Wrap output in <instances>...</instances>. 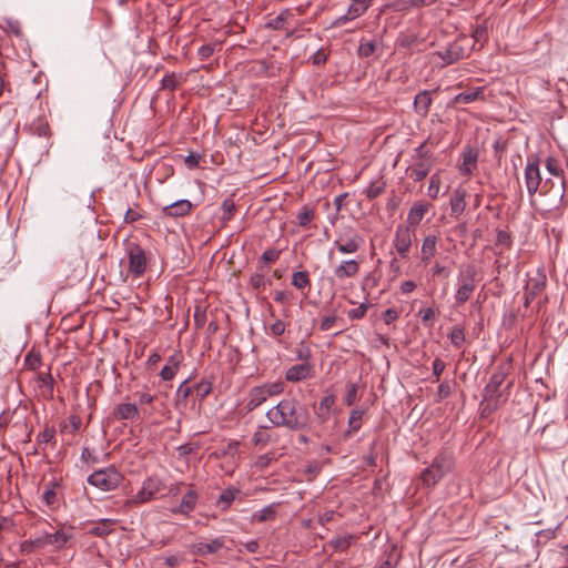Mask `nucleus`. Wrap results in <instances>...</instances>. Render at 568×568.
<instances>
[{
    "instance_id": "obj_1",
    "label": "nucleus",
    "mask_w": 568,
    "mask_h": 568,
    "mask_svg": "<svg viewBox=\"0 0 568 568\" xmlns=\"http://www.w3.org/2000/svg\"><path fill=\"white\" fill-rule=\"evenodd\" d=\"M267 419L277 427L302 430L308 427L310 414L306 406L295 398H284L266 413Z\"/></svg>"
},
{
    "instance_id": "obj_2",
    "label": "nucleus",
    "mask_w": 568,
    "mask_h": 568,
    "mask_svg": "<svg viewBox=\"0 0 568 568\" xmlns=\"http://www.w3.org/2000/svg\"><path fill=\"white\" fill-rule=\"evenodd\" d=\"M476 275L477 271L475 265H467L459 270L456 280V293L454 296L456 307L464 305L473 295L476 288Z\"/></svg>"
},
{
    "instance_id": "obj_3",
    "label": "nucleus",
    "mask_w": 568,
    "mask_h": 568,
    "mask_svg": "<svg viewBox=\"0 0 568 568\" xmlns=\"http://www.w3.org/2000/svg\"><path fill=\"white\" fill-rule=\"evenodd\" d=\"M454 466L450 455L440 453L433 459L429 467L422 473V480L427 486H435Z\"/></svg>"
},
{
    "instance_id": "obj_4",
    "label": "nucleus",
    "mask_w": 568,
    "mask_h": 568,
    "mask_svg": "<svg viewBox=\"0 0 568 568\" xmlns=\"http://www.w3.org/2000/svg\"><path fill=\"white\" fill-rule=\"evenodd\" d=\"M123 480L121 473L113 466L99 469L89 475L87 481L89 485L99 488L102 491L116 489Z\"/></svg>"
},
{
    "instance_id": "obj_5",
    "label": "nucleus",
    "mask_w": 568,
    "mask_h": 568,
    "mask_svg": "<svg viewBox=\"0 0 568 568\" xmlns=\"http://www.w3.org/2000/svg\"><path fill=\"white\" fill-rule=\"evenodd\" d=\"M364 243L363 236L352 226H345L338 230L333 246L341 254L356 253Z\"/></svg>"
},
{
    "instance_id": "obj_6",
    "label": "nucleus",
    "mask_w": 568,
    "mask_h": 568,
    "mask_svg": "<svg viewBox=\"0 0 568 568\" xmlns=\"http://www.w3.org/2000/svg\"><path fill=\"white\" fill-rule=\"evenodd\" d=\"M524 178L527 193L529 197L532 199L538 193L542 182L539 168V158L537 155L528 156L524 172Z\"/></svg>"
},
{
    "instance_id": "obj_7",
    "label": "nucleus",
    "mask_w": 568,
    "mask_h": 568,
    "mask_svg": "<svg viewBox=\"0 0 568 568\" xmlns=\"http://www.w3.org/2000/svg\"><path fill=\"white\" fill-rule=\"evenodd\" d=\"M163 483L156 476H150L143 480L140 490L128 500L130 505L145 504L154 498V496L162 489Z\"/></svg>"
},
{
    "instance_id": "obj_8",
    "label": "nucleus",
    "mask_w": 568,
    "mask_h": 568,
    "mask_svg": "<svg viewBox=\"0 0 568 568\" xmlns=\"http://www.w3.org/2000/svg\"><path fill=\"white\" fill-rule=\"evenodd\" d=\"M73 535L64 529L55 530L54 532L44 531L32 540V544L42 548L45 546H52L55 550L62 549L71 539Z\"/></svg>"
},
{
    "instance_id": "obj_9",
    "label": "nucleus",
    "mask_w": 568,
    "mask_h": 568,
    "mask_svg": "<svg viewBox=\"0 0 568 568\" xmlns=\"http://www.w3.org/2000/svg\"><path fill=\"white\" fill-rule=\"evenodd\" d=\"M416 231L413 227L397 225L393 240L394 247L402 258H407L409 255L410 246L415 237Z\"/></svg>"
},
{
    "instance_id": "obj_10",
    "label": "nucleus",
    "mask_w": 568,
    "mask_h": 568,
    "mask_svg": "<svg viewBox=\"0 0 568 568\" xmlns=\"http://www.w3.org/2000/svg\"><path fill=\"white\" fill-rule=\"evenodd\" d=\"M507 376V371L505 367L499 366L490 376L488 384L485 386L483 392V397L485 399H499L503 397V390L500 387L503 386Z\"/></svg>"
},
{
    "instance_id": "obj_11",
    "label": "nucleus",
    "mask_w": 568,
    "mask_h": 568,
    "mask_svg": "<svg viewBox=\"0 0 568 568\" xmlns=\"http://www.w3.org/2000/svg\"><path fill=\"white\" fill-rule=\"evenodd\" d=\"M128 257L129 272L134 277H140L146 268V256L144 250L138 244H132L128 250Z\"/></svg>"
},
{
    "instance_id": "obj_12",
    "label": "nucleus",
    "mask_w": 568,
    "mask_h": 568,
    "mask_svg": "<svg viewBox=\"0 0 568 568\" xmlns=\"http://www.w3.org/2000/svg\"><path fill=\"white\" fill-rule=\"evenodd\" d=\"M545 168L550 175L560 179V183L557 186L554 195H555L556 202L564 203L565 189H566V179H565L564 169L561 168L560 163L555 158H551V156H548L546 159Z\"/></svg>"
},
{
    "instance_id": "obj_13",
    "label": "nucleus",
    "mask_w": 568,
    "mask_h": 568,
    "mask_svg": "<svg viewBox=\"0 0 568 568\" xmlns=\"http://www.w3.org/2000/svg\"><path fill=\"white\" fill-rule=\"evenodd\" d=\"M430 207L432 205L429 203L423 201L414 202L408 211L405 226L413 227V230L416 231V227L420 224Z\"/></svg>"
},
{
    "instance_id": "obj_14",
    "label": "nucleus",
    "mask_w": 568,
    "mask_h": 568,
    "mask_svg": "<svg viewBox=\"0 0 568 568\" xmlns=\"http://www.w3.org/2000/svg\"><path fill=\"white\" fill-rule=\"evenodd\" d=\"M433 165L434 160L412 161V164L406 169V174L413 181L420 182L429 174Z\"/></svg>"
},
{
    "instance_id": "obj_15",
    "label": "nucleus",
    "mask_w": 568,
    "mask_h": 568,
    "mask_svg": "<svg viewBox=\"0 0 568 568\" xmlns=\"http://www.w3.org/2000/svg\"><path fill=\"white\" fill-rule=\"evenodd\" d=\"M225 544L224 537H216L209 542L200 541L191 546V551L197 556H206L219 552Z\"/></svg>"
},
{
    "instance_id": "obj_16",
    "label": "nucleus",
    "mask_w": 568,
    "mask_h": 568,
    "mask_svg": "<svg viewBox=\"0 0 568 568\" xmlns=\"http://www.w3.org/2000/svg\"><path fill=\"white\" fill-rule=\"evenodd\" d=\"M313 365L311 363L296 364L287 368L285 379L287 382L297 383L312 377Z\"/></svg>"
},
{
    "instance_id": "obj_17",
    "label": "nucleus",
    "mask_w": 568,
    "mask_h": 568,
    "mask_svg": "<svg viewBox=\"0 0 568 568\" xmlns=\"http://www.w3.org/2000/svg\"><path fill=\"white\" fill-rule=\"evenodd\" d=\"M193 205L189 200H178L162 209V215L168 217H183L190 214Z\"/></svg>"
},
{
    "instance_id": "obj_18",
    "label": "nucleus",
    "mask_w": 568,
    "mask_h": 568,
    "mask_svg": "<svg viewBox=\"0 0 568 568\" xmlns=\"http://www.w3.org/2000/svg\"><path fill=\"white\" fill-rule=\"evenodd\" d=\"M359 272V262L357 260H344L333 271L334 276L343 281L345 278L354 277Z\"/></svg>"
},
{
    "instance_id": "obj_19",
    "label": "nucleus",
    "mask_w": 568,
    "mask_h": 568,
    "mask_svg": "<svg viewBox=\"0 0 568 568\" xmlns=\"http://www.w3.org/2000/svg\"><path fill=\"white\" fill-rule=\"evenodd\" d=\"M445 65L453 64L464 58V49L458 43H450L444 50L435 52Z\"/></svg>"
},
{
    "instance_id": "obj_20",
    "label": "nucleus",
    "mask_w": 568,
    "mask_h": 568,
    "mask_svg": "<svg viewBox=\"0 0 568 568\" xmlns=\"http://www.w3.org/2000/svg\"><path fill=\"white\" fill-rule=\"evenodd\" d=\"M334 405V395H327L321 399L317 406H314V414L320 424H325L328 420Z\"/></svg>"
},
{
    "instance_id": "obj_21",
    "label": "nucleus",
    "mask_w": 568,
    "mask_h": 568,
    "mask_svg": "<svg viewBox=\"0 0 568 568\" xmlns=\"http://www.w3.org/2000/svg\"><path fill=\"white\" fill-rule=\"evenodd\" d=\"M437 241L438 237L434 234H429L423 240L420 247V261L423 264H429L430 260L435 256L437 252Z\"/></svg>"
},
{
    "instance_id": "obj_22",
    "label": "nucleus",
    "mask_w": 568,
    "mask_h": 568,
    "mask_svg": "<svg viewBox=\"0 0 568 568\" xmlns=\"http://www.w3.org/2000/svg\"><path fill=\"white\" fill-rule=\"evenodd\" d=\"M118 524L116 519L102 518L92 524L88 532L98 537H105L114 531V525Z\"/></svg>"
},
{
    "instance_id": "obj_23",
    "label": "nucleus",
    "mask_w": 568,
    "mask_h": 568,
    "mask_svg": "<svg viewBox=\"0 0 568 568\" xmlns=\"http://www.w3.org/2000/svg\"><path fill=\"white\" fill-rule=\"evenodd\" d=\"M484 91H485V88H483V87L466 90V91L460 92L457 95H455L454 102L456 104H459V103L469 104L477 100H484Z\"/></svg>"
},
{
    "instance_id": "obj_24",
    "label": "nucleus",
    "mask_w": 568,
    "mask_h": 568,
    "mask_svg": "<svg viewBox=\"0 0 568 568\" xmlns=\"http://www.w3.org/2000/svg\"><path fill=\"white\" fill-rule=\"evenodd\" d=\"M268 398L270 397H268L265 388L263 387V385L256 386V387L252 388L248 394V400H247L246 407L248 410H253L256 407L261 406L263 403H265Z\"/></svg>"
},
{
    "instance_id": "obj_25",
    "label": "nucleus",
    "mask_w": 568,
    "mask_h": 568,
    "mask_svg": "<svg viewBox=\"0 0 568 568\" xmlns=\"http://www.w3.org/2000/svg\"><path fill=\"white\" fill-rule=\"evenodd\" d=\"M432 105V97L428 90L419 92L414 99V109L416 113L426 116Z\"/></svg>"
},
{
    "instance_id": "obj_26",
    "label": "nucleus",
    "mask_w": 568,
    "mask_h": 568,
    "mask_svg": "<svg viewBox=\"0 0 568 568\" xmlns=\"http://www.w3.org/2000/svg\"><path fill=\"white\" fill-rule=\"evenodd\" d=\"M114 416L116 419H136L139 417L138 406L132 403L119 404L114 408Z\"/></svg>"
},
{
    "instance_id": "obj_27",
    "label": "nucleus",
    "mask_w": 568,
    "mask_h": 568,
    "mask_svg": "<svg viewBox=\"0 0 568 568\" xmlns=\"http://www.w3.org/2000/svg\"><path fill=\"white\" fill-rule=\"evenodd\" d=\"M196 501H197V494L191 489L184 494L178 509L174 511L183 514V515H187L195 509Z\"/></svg>"
},
{
    "instance_id": "obj_28",
    "label": "nucleus",
    "mask_w": 568,
    "mask_h": 568,
    "mask_svg": "<svg viewBox=\"0 0 568 568\" xmlns=\"http://www.w3.org/2000/svg\"><path fill=\"white\" fill-rule=\"evenodd\" d=\"M546 286L545 276H539L536 278H529L525 286V292L529 294L530 297H537Z\"/></svg>"
},
{
    "instance_id": "obj_29",
    "label": "nucleus",
    "mask_w": 568,
    "mask_h": 568,
    "mask_svg": "<svg viewBox=\"0 0 568 568\" xmlns=\"http://www.w3.org/2000/svg\"><path fill=\"white\" fill-rule=\"evenodd\" d=\"M275 516H276V505L271 504V505L265 506L261 510L255 511L252 515V520H256L258 523H264V521L273 520L275 518Z\"/></svg>"
},
{
    "instance_id": "obj_30",
    "label": "nucleus",
    "mask_w": 568,
    "mask_h": 568,
    "mask_svg": "<svg viewBox=\"0 0 568 568\" xmlns=\"http://www.w3.org/2000/svg\"><path fill=\"white\" fill-rule=\"evenodd\" d=\"M556 189L557 187L555 186L554 181L551 179H546L544 183L541 182V185L538 191V193L540 195L550 197V200H551L550 205L552 207H558L559 205L562 204V203L556 202V200H555L554 194H555Z\"/></svg>"
},
{
    "instance_id": "obj_31",
    "label": "nucleus",
    "mask_w": 568,
    "mask_h": 568,
    "mask_svg": "<svg viewBox=\"0 0 568 568\" xmlns=\"http://www.w3.org/2000/svg\"><path fill=\"white\" fill-rule=\"evenodd\" d=\"M365 414L364 409L355 408L349 413L347 435L359 430L362 427V418Z\"/></svg>"
},
{
    "instance_id": "obj_32",
    "label": "nucleus",
    "mask_w": 568,
    "mask_h": 568,
    "mask_svg": "<svg viewBox=\"0 0 568 568\" xmlns=\"http://www.w3.org/2000/svg\"><path fill=\"white\" fill-rule=\"evenodd\" d=\"M291 17L292 13L290 10H284L278 16L270 19L266 23V27L271 30H282Z\"/></svg>"
},
{
    "instance_id": "obj_33",
    "label": "nucleus",
    "mask_w": 568,
    "mask_h": 568,
    "mask_svg": "<svg viewBox=\"0 0 568 568\" xmlns=\"http://www.w3.org/2000/svg\"><path fill=\"white\" fill-rule=\"evenodd\" d=\"M476 161H477L476 153H474L471 151L464 153L463 163L459 168L460 172L466 175L471 174L473 170L476 168Z\"/></svg>"
},
{
    "instance_id": "obj_34",
    "label": "nucleus",
    "mask_w": 568,
    "mask_h": 568,
    "mask_svg": "<svg viewBox=\"0 0 568 568\" xmlns=\"http://www.w3.org/2000/svg\"><path fill=\"white\" fill-rule=\"evenodd\" d=\"M30 132L38 136L48 138L50 135L49 123L45 120L39 118L31 123Z\"/></svg>"
},
{
    "instance_id": "obj_35",
    "label": "nucleus",
    "mask_w": 568,
    "mask_h": 568,
    "mask_svg": "<svg viewBox=\"0 0 568 568\" xmlns=\"http://www.w3.org/2000/svg\"><path fill=\"white\" fill-rule=\"evenodd\" d=\"M292 285L297 290H304L311 285L310 275L306 271H297L292 274Z\"/></svg>"
},
{
    "instance_id": "obj_36",
    "label": "nucleus",
    "mask_w": 568,
    "mask_h": 568,
    "mask_svg": "<svg viewBox=\"0 0 568 568\" xmlns=\"http://www.w3.org/2000/svg\"><path fill=\"white\" fill-rule=\"evenodd\" d=\"M240 494V489L237 488H227L222 491L219 497L217 504L223 505L222 510H226L231 504L234 501L236 495Z\"/></svg>"
},
{
    "instance_id": "obj_37",
    "label": "nucleus",
    "mask_w": 568,
    "mask_h": 568,
    "mask_svg": "<svg viewBox=\"0 0 568 568\" xmlns=\"http://www.w3.org/2000/svg\"><path fill=\"white\" fill-rule=\"evenodd\" d=\"M39 383L40 387H44L45 392L43 393L49 398L53 397V386H54V379L50 372L48 373H41L39 375Z\"/></svg>"
},
{
    "instance_id": "obj_38",
    "label": "nucleus",
    "mask_w": 568,
    "mask_h": 568,
    "mask_svg": "<svg viewBox=\"0 0 568 568\" xmlns=\"http://www.w3.org/2000/svg\"><path fill=\"white\" fill-rule=\"evenodd\" d=\"M314 216V209L308 205H304L297 214V223L300 226L305 227L313 221Z\"/></svg>"
},
{
    "instance_id": "obj_39",
    "label": "nucleus",
    "mask_w": 568,
    "mask_h": 568,
    "mask_svg": "<svg viewBox=\"0 0 568 568\" xmlns=\"http://www.w3.org/2000/svg\"><path fill=\"white\" fill-rule=\"evenodd\" d=\"M353 539L352 535L339 536L333 538L329 544L335 550L344 551L352 545Z\"/></svg>"
},
{
    "instance_id": "obj_40",
    "label": "nucleus",
    "mask_w": 568,
    "mask_h": 568,
    "mask_svg": "<svg viewBox=\"0 0 568 568\" xmlns=\"http://www.w3.org/2000/svg\"><path fill=\"white\" fill-rule=\"evenodd\" d=\"M434 160L432 152L426 148V143L419 144L414 149L412 161Z\"/></svg>"
},
{
    "instance_id": "obj_41",
    "label": "nucleus",
    "mask_w": 568,
    "mask_h": 568,
    "mask_svg": "<svg viewBox=\"0 0 568 568\" xmlns=\"http://www.w3.org/2000/svg\"><path fill=\"white\" fill-rule=\"evenodd\" d=\"M449 339L455 347H462L463 344L465 343L464 328L460 326H454L449 334Z\"/></svg>"
},
{
    "instance_id": "obj_42",
    "label": "nucleus",
    "mask_w": 568,
    "mask_h": 568,
    "mask_svg": "<svg viewBox=\"0 0 568 568\" xmlns=\"http://www.w3.org/2000/svg\"><path fill=\"white\" fill-rule=\"evenodd\" d=\"M212 390V384L209 381H201L193 387V392L200 400H203Z\"/></svg>"
},
{
    "instance_id": "obj_43",
    "label": "nucleus",
    "mask_w": 568,
    "mask_h": 568,
    "mask_svg": "<svg viewBox=\"0 0 568 568\" xmlns=\"http://www.w3.org/2000/svg\"><path fill=\"white\" fill-rule=\"evenodd\" d=\"M312 352L310 347L302 341L295 349V358L303 363H310Z\"/></svg>"
},
{
    "instance_id": "obj_44",
    "label": "nucleus",
    "mask_w": 568,
    "mask_h": 568,
    "mask_svg": "<svg viewBox=\"0 0 568 568\" xmlns=\"http://www.w3.org/2000/svg\"><path fill=\"white\" fill-rule=\"evenodd\" d=\"M500 403H501V400L496 399V398L495 399H485L483 397V400L480 403L481 415L487 416V415L491 414L494 410H496L498 408Z\"/></svg>"
},
{
    "instance_id": "obj_45",
    "label": "nucleus",
    "mask_w": 568,
    "mask_h": 568,
    "mask_svg": "<svg viewBox=\"0 0 568 568\" xmlns=\"http://www.w3.org/2000/svg\"><path fill=\"white\" fill-rule=\"evenodd\" d=\"M440 190V178L437 173L433 174L429 180L428 185V196L432 199H437Z\"/></svg>"
},
{
    "instance_id": "obj_46",
    "label": "nucleus",
    "mask_w": 568,
    "mask_h": 568,
    "mask_svg": "<svg viewBox=\"0 0 568 568\" xmlns=\"http://www.w3.org/2000/svg\"><path fill=\"white\" fill-rule=\"evenodd\" d=\"M294 300L292 291L281 290L274 293V301L281 304L291 305Z\"/></svg>"
},
{
    "instance_id": "obj_47",
    "label": "nucleus",
    "mask_w": 568,
    "mask_h": 568,
    "mask_svg": "<svg viewBox=\"0 0 568 568\" xmlns=\"http://www.w3.org/2000/svg\"><path fill=\"white\" fill-rule=\"evenodd\" d=\"M368 307H369V304L361 303L357 307L352 308L347 312V317L352 321L361 320L365 316Z\"/></svg>"
},
{
    "instance_id": "obj_48",
    "label": "nucleus",
    "mask_w": 568,
    "mask_h": 568,
    "mask_svg": "<svg viewBox=\"0 0 568 568\" xmlns=\"http://www.w3.org/2000/svg\"><path fill=\"white\" fill-rule=\"evenodd\" d=\"M281 251L276 248H268L263 252V254L260 257L258 264L262 262L265 264L274 263L280 258Z\"/></svg>"
},
{
    "instance_id": "obj_49",
    "label": "nucleus",
    "mask_w": 568,
    "mask_h": 568,
    "mask_svg": "<svg viewBox=\"0 0 568 568\" xmlns=\"http://www.w3.org/2000/svg\"><path fill=\"white\" fill-rule=\"evenodd\" d=\"M81 459L89 466H93L99 463V458L95 454L94 449H90L89 447H83L81 452Z\"/></svg>"
},
{
    "instance_id": "obj_50",
    "label": "nucleus",
    "mask_w": 568,
    "mask_h": 568,
    "mask_svg": "<svg viewBox=\"0 0 568 568\" xmlns=\"http://www.w3.org/2000/svg\"><path fill=\"white\" fill-rule=\"evenodd\" d=\"M358 398L357 395V385L354 383L347 384L346 395L344 402L347 406H352Z\"/></svg>"
},
{
    "instance_id": "obj_51",
    "label": "nucleus",
    "mask_w": 568,
    "mask_h": 568,
    "mask_svg": "<svg viewBox=\"0 0 568 568\" xmlns=\"http://www.w3.org/2000/svg\"><path fill=\"white\" fill-rule=\"evenodd\" d=\"M55 435V429L53 427H45L41 433H39L37 440L39 444L50 443Z\"/></svg>"
},
{
    "instance_id": "obj_52",
    "label": "nucleus",
    "mask_w": 568,
    "mask_h": 568,
    "mask_svg": "<svg viewBox=\"0 0 568 568\" xmlns=\"http://www.w3.org/2000/svg\"><path fill=\"white\" fill-rule=\"evenodd\" d=\"M375 51V44L374 42L372 41H367V42H361V44L358 45V55L359 57H364V58H368L371 57Z\"/></svg>"
},
{
    "instance_id": "obj_53",
    "label": "nucleus",
    "mask_w": 568,
    "mask_h": 568,
    "mask_svg": "<svg viewBox=\"0 0 568 568\" xmlns=\"http://www.w3.org/2000/svg\"><path fill=\"white\" fill-rule=\"evenodd\" d=\"M176 85H178V81H176L174 73L166 74L161 80V89H163V90L173 91V90H175Z\"/></svg>"
},
{
    "instance_id": "obj_54",
    "label": "nucleus",
    "mask_w": 568,
    "mask_h": 568,
    "mask_svg": "<svg viewBox=\"0 0 568 568\" xmlns=\"http://www.w3.org/2000/svg\"><path fill=\"white\" fill-rule=\"evenodd\" d=\"M367 10L365 7L357 4V2H352L346 11V13L354 20L358 17H362Z\"/></svg>"
},
{
    "instance_id": "obj_55",
    "label": "nucleus",
    "mask_w": 568,
    "mask_h": 568,
    "mask_svg": "<svg viewBox=\"0 0 568 568\" xmlns=\"http://www.w3.org/2000/svg\"><path fill=\"white\" fill-rule=\"evenodd\" d=\"M250 284L254 290H261L265 286L266 280L263 273H254L250 277Z\"/></svg>"
},
{
    "instance_id": "obj_56",
    "label": "nucleus",
    "mask_w": 568,
    "mask_h": 568,
    "mask_svg": "<svg viewBox=\"0 0 568 568\" xmlns=\"http://www.w3.org/2000/svg\"><path fill=\"white\" fill-rule=\"evenodd\" d=\"M273 460H275V455L273 453H267L257 457L255 466L260 469H264L270 466Z\"/></svg>"
},
{
    "instance_id": "obj_57",
    "label": "nucleus",
    "mask_w": 568,
    "mask_h": 568,
    "mask_svg": "<svg viewBox=\"0 0 568 568\" xmlns=\"http://www.w3.org/2000/svg\"><path fill=\"white\" fill-rule=\"evenodd\" d=\"M222 211H223V216L222 219L224 221H230L233 216V213L235 211V204L233 201L231 200H225L223 203H222Z\"/></svg>"
},
{
    "instance_id": "obj_58",
    "label": "nucleus",
    "mask_w": 568,
    "mask_h": 568,
    "mask_svg": "<svg viewBox=\"0 0 568 568\" xmlns=\"http://www.w3.org/2000/svg\"><path fill=\"white\" fill-rule=\"evenodd\" d=\"M252 440L256 446L266 445L271 440V436L264 430H257L253 434Z\"/></svg>"
},
{
    "instance_id": "obj_59",
    "label": "nucleus",
    "mask_w": 568,
    "mask_h": 568,
    "mask_svg": "<svg viewBox=\"0 0 568 568\" xmlns=\"http://www.w3.org/2000/svg\"><path fill=\"white\" fill-rule=\"evenodd\" d=\"M192 393L193 387L187 385V381L182 382L176 389V396L183 400H186Z\"/></svg>"
},
{
    "instance_id": "obj_60",
    "label": "nucleus",
    "mask_w": 568,
    "mask_h": 568,
    "mask_svg": "<svg viewBox=\"0 0 568 568\" xmlns=\"http://www.w3.org/2000/svg\"><path fill=\"white\" fill-rule=\"evenodd\" d=\"M286 329V324L282 320H276L271 326H270V333L273 336H281L284 334Z\"/></svg>"
},
{
    "instance_id": "obj_61",
    "label": "nucleus",
    "mask_w": 568,
    "mask_h": 568,
    "mask_svg": "<svg viewBox=\"0 0 568 568\" xmlns=\"http://www.w3.org/2000/svg\"><path fill=\"white\" fill-rule=\"evenodd\" d=\"M263 387L265 388L268 397L276 396L283 392L282 383H267L264 384Z\"/></svg>"
},
{
    "instance_id": "obj_62",
    "label": "nucleus",
    "mask_w": 568,
    "mask_h": 568,
    "mask_svg": "<svg viewBox=\"0 0 568 568\" xmlns=\"http://www.w3.org/2000/svg\"><path fill=\"white\" fill-rule=\"evenodd\" d=\"M384 192V185L372 183L366 189V196L371 200L376 199L378 195H381Z\"/></svg>"
},
{
    "instance_id": "obj_63",
    "label": "nucleus",
    "mask_w": 568,
    "mask_h": 568,
    "mask_svg": "<svg viewBox=\"0 0 568 568\" xmlns=\"http://www.w3.org/2000/svg\"><path fill=\"white\" fill-rule=\"evenodd\" d=\"M215 51V44H211V43H207V44H203L197 50V54L199 57L202 59V60H206L209 59L210 57H212V54L214 53Z\"/></svg>"
},
{
    "instance_id": "obj_64",
    "label": "nucleus",
    "mask_w": 568,
    "mask_h": 568,
    "mask_svg": "<svg viewBox=\"0 0 568 568\" xmlns=\"http://www.w3.org/2000/svg\"><path fill=\"white\" fill-rule=\"evenodd\" d=\"M453 213H462L465 209V202L463 196H455L450 201Z\"/></svg>"
}]
</instances>
